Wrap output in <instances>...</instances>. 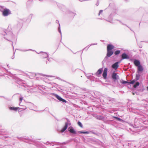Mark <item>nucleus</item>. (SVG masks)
Here are the masks:
<instances>
[{
    "instance_id": "1",
    "label": "nucleus",
    "mask_w": 148,
    "mask_h": 148,
    "mask_svg": "<svg viewBox=\"0 0 148 148\" xmlns=\"http://www.w3.org/2000/svg\"><path fill=\"white\" fill-rule=\"evenodd\" d=\"M18 139L21 141H23L30 144H33L37 148H46L44 145L36 140H32L27 138L17 137Z\"/></svg>"
},
{
    "instance_id": "2",
    "label": "nucleus",
    "mask_w": 148,
    "mask_h": 148,
    "mask_svg": "<svg viewBox=\"0 0 148 148\" xmlns=\"http://www.w3.org/2000/svg\"><path fill=\"white\" fill-rule=\"evenodd\" d=\"M0 34L5 36L4 38L5 39L9 41H10V39H11L13 38V34L10 30H6L2 29H1Z\"/></svg>"
},
{
    "instance_id": "3",
    "label": "nucleus",
    "mask_w": 148,
    "mask_h": 148,
    "mask_svg": "<svg viewBox=\"0 0 148 148\" xmlns=\"http://www.w3.org/2000/svg\"><path fill=\"white\" fill-rule=\"evenodd\" d=\"M147 122L145 118H136L134 121V125L133 127L135 128H138L140 126V124L143 123L146 124Z\"/></svg>"
},
{
    "instance_id": "4",
    "label": "nucleus",
    "mask_w": 148,
    "mask_h": 148,
    "mask_svg": "<svg viewBox=\"0 0 148 148\" xmlns=\"http://www.w3.org/2000/svg\"><path fill=\"white\" fill-rule=\"evenodd\" d=\"M100 101L103 102L104 105L111 103L114 104L116 102L115 99L107 97H102L101 98Z\"/></svg>"
},
{
    "instance_id": "5",
    "label": "nucleus",
    "mask_w": 148,
    "mask_h": 148,
    "mask_svg": "<svg viewBox=\"0 0 148 148\" xmlns=\"http://www.w3.org/2000/svg\"><path fill=\"white\" fill-rule=\"evenodd\" d=\"M114 53L113 51L107 50L106 56L102 62V64H103L106 62L108 61V58L111 57L114 54Z\"/></svg>"
},
{
    "instance_id": "6",
    "label": "nucleus",
    "mask_w": 148,
    "mask_h": 148,
    "mask_svg": "<svg viewBox=\"0 0 148 148\" xmlns=\"http://www.w3.org/2000/svg\"><path fill=\"white\" fill-rule=\"evenodd\" d=\"M51 95L55 97L58 99L59 101L61 102H62L63 103H66L67 102V101L65 99L62 98L61 97L59 96V95L54 93H51Z\"/></svg>"
},
{
    "instance_id": "7",
    "label": "nucleus",
    "mask_w": 148,
    "mask_h": 148,
    "mask_svg": "<svg viewBox=\"0 0 148 148\" xmlns=\"http://www.w3.org/2000/svg\"><path fill=\"white\" fill-rule=\"evenodd\" d=\"M111 78L114 82H115L117 80L119 79V77L118 75H117V73L113 72L111 75Z\"/></svg>"
},
{
    "instance_id": "8",
    "label": "nucleus",
    "mask_w": 148,
    "mask_h": 148,
    "mask_svg": "<svg viewBox=\"0 0 148 148\" xmlns=\"http://www.w3.org/2000/svg\"><path fill=\"white\" fill-rule=\"evenodd\" d=\"M3 15L4 16H8L11 14L10 10L7 8H5L2 11Z\"/></svg>"
},
{
    "instance_id": "9",
    "label": "nucleus",
    "mask_w": 148,
    "mask_h": 148,
    "mask_svg": "<svg viewBox=\"0 0 148 148\" xmlns=\"http://www.w3.org/2000/svg\"><path fill=\"white\" fill-rule=\"evenodd\" d=\"M67 131L72 135L75 134H77V131L74 129L72 126H70L67 129Z\"/></svg>"
},
{
    "instance_id": "10",
    "label": "nucleus",
    "mask_w": 148,
    "mask_h": 148,
    "mask_svg": "<svg viewBox=\"0 0 148 148\" xmlns=\"http://www.w3.org/2000/svg\"><path fill=\"white\" fill-rule=\"evenodd\" d=\"M144 70L143 67L141 65H140L137 67V71L136 75H139L140 77V74L143 72Z\"/></svg>"
},
{
    "instance_id": "11",
    "label": "nucleus",
    "mask_w": 148,
    "mask_h": 148,
    "mask_svg": "<svg viewBox=\"0 0 148 148\" xmlns=\"http://www.w3.org/2000/svg\"><path fill=\"white\" fill-rule=\"evenodd\" d=\"M130 61L133 62L134 65L136 67H138L141 65L140 61L139 60L131 58L130 59Z\"/></svg>"
},
{
    "instance_id": "12",
    "label": "nucleus",
    "mask_w": 148,
    "mask_h": 148,
    "mask_svg": "<svg viewBox=\"0 0 148 148\" xmlns=\"http://www.w3.org/2000/svg\"><path fill=\"white\" fill-rule=\"evenodd\" d=\"M23 81L21 79H19L17 82L18 85H17V87L22 88V87L23 86L24 87H25V84L23 83Z\"/></svg>"
},
{
    "instance_id": "13",
    "label": "nucleus",
    "mask_w": 148,
    "mask_h": 148,
    "mask_svg": "<svg viewBox=\"0 0 148 148\" xmlns=\"http://www.w3.org/2000/svg\"><path fill=\"white\" fill-rule=\"evenodd\" d=\"M140 78V76L139 75H136L135 79L129 81L128 85L134 84L136 81L139 80Z\"/></svg>"
},
{
    "instance_id": "14",
    "label": "nucleus",
    "mask_w": 148,
    "mask_h": 148,
    "mask_svg": "<svg viewBox=\"0 0 148 148\" xmlns=\"http://www.w3.org/2000/svg\"><path fill=\"white\" fill-rule=\"evenodd\" d=\"M86 76L88 79H90L91 82L95 81V78L92 76L93 74L91 73H88L86 74L85 75Z\"/></svg>"
},
{
    "instance_id": "15",
    "label": "nucleus",
    "mask_w": 148,
    "mask_h": 148,
    "mask_svg": "<svg viewBox=\"0 0 148 148\" xmlns=\"http://www.w3.org/2000/svg\"><path fill=\"white\" fill-rule=\"evenodd\" d=\"M121 58L122 59H130V56L128 55L127 53L124 52L123 53L121 56Z\"/></svg>"
},
{
    "instance_id": "16",
    "label": "nucleus",
    "mask_w": 148,
    "mask_h": 148,
    "mask_svg": "<svg viewBox=\"0 0 148 148\" xmlns=\"http://www.w3.org/2000/svg\"><path fill=\"white\" fill-rule=\"evenodd\" d=\"M45 144L50 146L52 145V146H54V145H61V143H60L54 141L51 142L49 141H47V142H46V143H45Z\"/></svg>"
},
{
    "instance_id": "17",
    "label": "nucleus",
    "mask_w": 148,
    "mask_h": 148,
    "mask_svg": "<svg viewBox=\"0 0 148 148\" xmlns=\"http://www.w3.org/2000/svg\"><path fill=\"white\" fill-rule=\"evenodd\" d=\"M41 53V56L42 58H48L49 54L46 52L40 51V52Z\"/></svg>"
},
{
    "instance_id": "18",
    "label": "nucleus",
    "mask_w": 148,
    "mask_h": 148,
    "mask_svg": "<svg viewBox=\"0 0 148 148\" xmlns=\"http://www.w3.org/2000/svg\"><path fill=\"white\" fill-rule=\"evenodd\" d=\"M104 122L106 124L111 125H114V121L112 120H104Z\"/></svg>"
},
{
    "instance_id": "19",
    "label": "nucleus",
    "mask_w": 148,
    "mask_h": 148,
    "mask_svg": "<svg viewBox=\"0 0 148 148\" xmlns=\"http://www.w3.org/2000/svg\"><path fill=\"white\" fill-rule=\"evenodd\" d=\"M107 50L113 51V49L114 48V46L112 44H108L107 45Z\"/></svg>"
},
{
    "instance_id": "20",
    "label": "nucleus",
    "mask_w": 148,
    "mask_h": 148,
    "mask_svg": "<svg viewBox=\"0 0 148 148\" xmlns=\"http://www.w3.org/2000/svg\"><path fill=\"white\" fill-rule=\"evenodd\" d=\"M68 127V126L67 123H65L64 126L62 128L61 130L60 131V132L62 133L66 131H67L66 130Z\"/></svg>"
},
{
    "instance_id": "21",
    "label": "nucleus",
    "mask_w": 148,
    "mask_h": 148,
    "mask_svg": "<svg viewBox=\"0 0 148 148\" xmlns=\"http://www.w3.org/2000/svg\"><path fill=\"white\" fill-rule=\"evenodd\" d=\"M95 117L98 120H102L103 121H104L105 117L102 115H96L95 116Z\"/></svg>"
},
{
    "instance_id": "22",
    "label": "nucleus",
    "mask_w": 148,
    "mask_h": 148,
    "mask_svg": "<svg viewBox=\"0 0 148 148\" xmlns=\"http://www.w3.org/2000/svg\"><path fill=\"white\" fill-rule=\"evenodd\" d=\"M119 65L116 62L113 64L111 66L114 69L116 70L119 67Z\"/></svg>"
},
{
    "instance_id": "23",
    "label": "nucleus",
    "mask_w": 148,
    "mask_h": 148,
    "mask_svg": "<svg viewBox=\"0 0 148 148\" xmlns=\"http://www.w3.org/2000/svg\"><path fill=\"white\" fill-rule=\"evenodd\" d=\"M9 109L11 110H13L15 111H16L18 110V109H20V108L18 107H14L10 106L9 108Z\"/></svg>"
},
{
    "instance_id": "24",
    "label": "nucleus",
    "mask_w": 148,
    "mask_h": 148,
    "mask_svg": "<svg viewBox=\"0 0 148 148\" xmlns=\"http://www.w3.org/2000/svg\"><path fill=\"white\" fill-rule=\"evenodd\" d=\"M113 117L116 120L118 121H120L121 122L123 123L124 122V121L123 119H121V118H120L118 117L113 116Z\"/></svg>"
},
{
    "instance_id": "25",
    "label": "nucleus",
    "mask_w": 148,
    "mask_h": 148,
    "mask_svg": "<svg viewBox=\"0 0 148 148\" xmlns=\"http://www.w3.org/2000/svg\"><path fill=\"white\" fill-rule=\"evenodd\" d=\"M103 71V68H101L99 69L96 73V75H100L101 74Z\"/></svg>"
},
{
    "instance_id": "26",
    "label": "nucleus",
    "mask_w": 148,
    "mask_h": 148,
    "mask_svg": "<svg viewBox=\"0 0 148 148\" xmlns=\"http://www.w3.org/2000/svg\"><path fill=\"white\" fill-rule=\"evenodd\" d=\"M22 22L21 21V22H19L17 24V28L18 29H20L22 26Z\"/></svg>"
},
{
    "instance_id": "27",
    "label": "nucleus",
    "mask_w": 148,
    "mask_h": 148,
    "mask_svg": "<svg viewBox=\"0 0 148 148\" xmlns=\"http://www.w3.org/2000/svg\"><path fill=\"white\" fill-rule=\"evenodd\" d=\"M20 95V97L19 98V102H20V103H19V106H21L20 105V104L21 103L22 100H23V97H22V96L19 93H16V94H14L13 96H14L15 95Z\"/></svg>"
},
{
    "instance_id": "28",
    "label": "nucleus",
    "mask_w": 148,
    "mask_h": 148,
    "mask_svg": "<svg viewBox=\"0 0 148 148\" xmlns=\"http://www.w3.org/2000/svg\"><path fill=\"white\" fill-rule=\"evenodd\" d=\"M57 5L58 7L60 9H62V8H63L65 7L64 5H63L60 3H57V2H56Z\"/></svg>"
},
{
    "instance_id": "29",
    "label": "nucleus",
    "mask_w": 148,
    "mask_h": 148,
    "mask_svg": "<svg viewBox=\"0 0 148 148\" xmlns=\"http://www.w3.org/2000/svg\"><path fill=\"white\" fill-rule=\"evenodd\" d=\"M78 133L80 134H89V132L88 131H77V133Z\"/></svg>"
},
{
    "instance_id": "30",
    "label": "nucleus",
    "mask_w": 148,
    "mask_h": 148,
    "mask_svg": "<svg viewBox=\"0 0 148 148\" xmlns=\"http://www.w3.org/2000/svg\"><path fill=\"white\" fill-rule=\"evenodd\" d=\"M128 146L129 147L128 148H134V147H135L136 146V145L134 144L133 143H131V144L128 143Z\"/></svg>"
},
{
    "instance_id": "31",
    "label": "nucleus",
    "mask_w": 148,
    "mask_h": 148,
    "mask_svg": "<svg viewBox=\"0 0 148 148\" xmlns=\"http://www.w3.org/2000/svg\"><path fill=\"white\" fill-rule=\"evenodd\" d=\"M140 85L139 82L136 81V82L135 83V84H134L133 86V88L134 89H135L137 88Z\"/></svg>"
},
{
    "instance_id": "32",
    "label": "nucleus",
    "mask_w": 148,
    "mask_h": 148,
    "mask_svg": "<svg viewBox=\"0 0 148 148\" xmlns=\"http://www.w3.org/2000/svg\"><path fill=\"white\" fill-rule=\"evenodd\" d=\"M97 43H92V44H90V45H88V46H87L86 47H85L83 49V50H84V49H86V48H87V47H88V48H87V49H86V51H87L88 49V48L90 46H91L92 45H97Z\"/></svg>"
},
{
    "instance_id": "33",
    "label": "nucleus",
    "mask_w": 148,
    "mask_h": 148,
    "mask_svg": "<svg viewBox=\"0 0 148 148\" xmlns=\"http://www.w3.org/2000/svg\"><path fill=\"white\" fill-rule=\"evenodd\" d=\"M120 53L121 51L120 50H117L115 51L114 53L115 56H117Z\"/></svg>"
},
{
    "instance_id": "34",
    "label": "nucleus",
    "mask_w": 148,
    "mask_h": 148,
    "mask_svg": "<svg viewBox=\"0 0 148 148\" xmlns=\"http://www.w3.org/2000/svg\"><path fill=\"white\" fill-rule=\"evenodd\" d=\"M121 83L123 84H128L129 83V81H126L124 80H122L120 81Z\"/></svg>"
},
{
    "instance_id": "35",
    "label": "nucleus",
    "mask_w": 148,
    "mask_h": 148,
    "mask_svg": "<svg viewBox=\"0 0 148 148\" xmlns=\"http://www.w3.org/2000/svg\"><path fill=\"white\" fill-rule=\"evenodd\" d=\"M20 51H24V52H25V51H34V50L31 49H27V50H25V49H23V50H21ZM36 51V52L38 53V54H39L40 53H38V52H37L36 51Z\"/></svg>"
},
{
    "instance_id": "36",
    "label": "nucleus",
    "mask_w": 148,
    "mask_h": 148,
    "mask_svg": "<svg viewBox=\"0 0 148 148\" xmlns=\"http://www.w3.org/2000/svg\"><path fill=\"white\" fill-rule=\"evenodd\" d=\"M148 143V142H145V140L144 139H143L142 142L139 143L140 145H143V146L145 145V143Z\"/></svg>"
},
{
    "instance_id": "37",
    "label": "nucleus",
    "mask_w": 148,
    "mask_h": 148,
    "mask_svg": "<svg viewBox=\"0 0 148 148\" xmlns=\"http://www.w3.org/2000/svg\"><path fill=\"white\" fill-rule=\"evenodd\" d=\"M67 120V122H66L65 123H67L68 124V125L70 126L71 125V124L70 123V121L67 118H65Z\"/></svg>"
},
{
    "instance_id": "38",
    "label": "nucleus",
    "mask_w": 148,
    "mask_h": 148,
    "mask_svg": "<svg viewBox=\"0 0 148 148\" xmlns=\"http://www.w3.org/2000/svg\"><path fill=\"white\" fill-rule=\"evenodd\" d=\"M107 73H105V72H103V74H102V76L103 77V78L104 79H106L107 78Z\"/></svg>"
},
{
    "instance_id": "39",
    "label": "nucleus",
    "mask_w": 148,
    "mask_h": 148,
    "mask_svg": "<svg viewBox=\"0 0 148 148\" xmlns=\"http://www.w3.org/2000/svg\"><path fill=\"white\" fill-rule=\"evenodd\" d=\"M58 30L60 34L61 37H62V33L60 29V24H59V26L58 28Z\"/></svg>"
},
{
    "instance_id": "40",
    "label": "nucleus",
    "mask_w": 148,
    "mask_h": 148,
    "mask_svg": "<svg viewBox=\"0 0 148 148\" xmlns=\"http://www.w3.org/2000/svg\"><path fill=\"white\" fill-rule=\"evenodd\" d=\"M78 125L81 128H82L83 126L81 122L79 121L77 122Z\"/></svg>"
},
{
    "instance_id": "41",
    "label": "nucleus",
    "mask_w": 148,
    "mask_h": 148,
    "mask_svg": "<svg viewBox=\"0 0 148 148\" xmlns=\"http://www.w3.org/2000/svg\"><path fill=\"white\" fill-rule=\"evenodd\" d=\"M88 132H89V134L90 133H91L92 134H94L96 135H97L96 132H95L94 131H88Z\"/></svg>"
},
{
    "instance_id": "42",
    "label": "nucleus",
    "mask_w": 148,
    "mask_h": 148,
    "mask_svg": "<svg viewBox=\"0 0 148 148\" xmlns=\"http://www.w3.org/2000/svg\"><path fill=\"white\" fill-rule=\"evenodd\" d=\"M116 20L117 21H119L120 22V23H122V24L123 25H125V26H127L130 29V30H131V31H132V30H131V29L127 25H126V24H124L123 23H122L120 20Z\"/></svg>"
},
{
    "instance_id": "43",
    "label": "nucleus",
    "mask_w": 148,
    "mask_h": 148,
    "mask_svg": "<svg viewBox=\"0 0 148 148\" xmlns=\"http://www.w3.org/2000/svg\"><path fill=\"white\" fill-rule=\"evenodd\" d=\"M116 20L117 21H119L120 22V23H122V24L123 25H125V26H127L130 29V30H131V31H132V30H131V29L127 25H126V24H124L123 23H122L120 20Z\"/></svg>"
},
{
    "instance_id": "44",
    "label": "nucleus",
    "mask_w": 148,
    "mask_h": 148,
    "mask_svg": "<svg viewBox=\"0 0 148 148\" xmlns=\"http://www.w3.org/2000/svg\"><path fill=\"white\" fill-rule=\"evenodd\" d=\"M108 70V68H105L104 69L103 72L107 73Z\"/></svg>"
},
{
    "instance_id": "45",
    "label": "nucleus",
    "mask_w": 148,
    "mask_h": 148,
    "mask_svg": "<svg viewBox=\"0 0 148 148\" xmlns=\"http://www.w3.org/2000/svg\"><path fill=\"white\" fill-rule=\"evenodd\" d=\"M145 90V89L144 88H141V89H138V91H140L141 92H143V91Z\"/></svg>"
},
{
    "instance_id": "46",
    "label": "nucleus",
    "mask_w": 148,
    "mask_h": 148,
    "mask_svg": "<svg viewBox=\"0 0 148 148\" xmlns=\"http://www.w3.org/2000/svg\"><path fill=\"white\" fill-rule=\"evenodd\" d=\"M123 60L121 58V59L119 61L117 62H116L119 64L121 62V61Z\"/></svg>"
},
{
    "instance_id": "47",
    "label": "nucleus",
    "mask_w": 148,
    "mask_h": 148,
    "mask_svg": "<svg viewBox=\"0 0 148 148\" xmlns=\"http://www.w3.org/2000/svg\"><path fill=\"white\" fill-rule=\"evenodd\" d=\"M103 10H99V13L98 14V15L99 16L100 14L102 12Z\"/></svg>"
},
{
    "instance_id": "48",
    "label": "nucleus",
    "mask_w": 148,
    "mask_h": 148,
    "mask_svg": "<svg viewBox=\"0 0 148 148\" xmlns=\"http://www.w3.org/2000/svg\"><path fill=\"white\" fill-rule=\"evenodd\" d=\"M41 74V75L42 76H47V77L50 76L49 75H44V74Z\"/></svg>"
},
{
    "instance_id": "49",
    "label": "nucleus",
    "mask_w": 148,
    "mask_h": 148,
    "mask_svg": "<svg viewBox=\"0 0 148 148\" xmlns=\"http://www.w3.org/2000/svg\"><path fill=\"white\" fill-rule=\"evenodd\" d=\"M15 53V52H14V55L11 57V58L12 59H14V55Z\"/></svg>"
},
{
    "instance_id": "50",
    "label": "nucleus",
    "mask_w": 148,
    "mask_h": 148,
    "mask_svg": "<svg viewBox=\"0 0 148 148\" xmlns=\"http://www.w3.org/2000/svg\"><path fill=\"white\" fill-rule=\"evenodd\" d=\"M99 4V0H97V2L96 4V5L97 6H98Z\"/></svg>"
},
{
    "instance_id": "51",
    "label": "nucleus",
    "mask_w": 148,
    "mask_h": 148,
    "mask_svg": "<svg viewBox=\"0 0 148 148\" xmlns=\"http://www.w3.org/2000/svg\"><path fill=\"white\" fill-rule=\"evenodd\" d=\"M56 23H58L59 25V24H60L59 23V21L58 20H56Z\"/></svg>"
},
{
    "instance_id": "52",
    "label": "nucleus",
    "mask_w": 148,
    "mask_h": 148,
    "mask_svg": "<svg viewBox=\"0 0 148 148\" xmlns=\"http://www.w3.org/2000/svg\"><path fill=\"white\" fill-rule=\"evenodd\" d=\"M111 17H112V14H111L109 16V18H111Z\"/></svg>"
},
{
    "instance_id": "53",
    "label": "nucleus",
    "mask_w": 148,
    "mask_h": 148,
    "mask_svg": "<svg viewBox=\"0 0 148 148\" xmlns=\"http://www.w3.org/2000/svg\"><path fill=\"white\" fill-rule=\"evenodd\" d=\"M4 6H0V8H1L2 9H3L4 8Z\"/></svg>"
},
{
    "instance_id": "54",
    "label": "nucleus",
    "mask_w": 148,
    "mask_h": 148,
    "mask_svg": "<svg viewBox=\"0 0 148 148\" xmlns=\"http://www.w3.org/2000/svg\"><path fill=\"white\" fill-rule=\"evenodd\" d=\"M143 148H148L147 146H144Z\"/></svg>"
},
{
    "instance_id": "55",
    "label": "nucleus",
    "mask_w": 148,
    "mask_h": 148,
    "mask_svg": "<svg viewBox=\"0 0 148 148\" xmlns=\"http://www.w3.org/2000/svg\"><path fill=\"white\" fill-rule=\"evenodd\" d=\"M0 97H3L5 99V97L3 96H0Z\"/></svg>"
},
{
    "instance_id": "56",
    "label": "nucleus",
    "mask_w": 148,
    "mask_h": 148,
    "mask_svg": "<svg viewBox=\"0 0 148 148\" xmlns=\"http://www.w3.org/2000/svg\"><path fill=\"white\" fill-rule=\"evenodd\" d=\"M32 15H33L32 14H31L30 15V16H31V17H32Z\"/></svg>"
},
{
    "instance_id": "57",
    "label": "nucleus",
    "mask_w": 148,
    "mask_h": 148,
    "mask_svg": "<svg viewBox=\"0 0 148 148\" xmlns=\"http://www.w3.org/2000/svg\"><path fill=\"white\" fill-rule=\"evenodd\" d=\"M143 42H145L148 43V41H143Z\"/></svg>"
},
{
    "instance_id": "58",
    "label": "nucleus",
    "mask_w": 148,
    "mask_h": 148,
    "mask_svg": "<svg viewBox=\"0 0 148 148\" xmlns=\"http://www.w3.org/2000/svg\"><path fill=\"white\" fill-rule=\"evenodd\" d=\"M50 58H48V61H49V60H50Z\"/></svg>"
},
{
    "instance_id": "59",
    "label": "nucleus",
    "mask_w": 148,
    "mask_h": 148,
    "mask_svg": "<svg viewBox=\"0 0 148 148\" xmlns=\"http://www.w3.org/2000/svg\"><path fill=\"white\" fill-rule=\"evenodd\" d=\"M9 64H8V65H7V66H8V67H9Z\"/></svg>"
},
{
    "instance_id": "60",
    "label": "nucleus",
    "mask_w": 148,
    "mask_h": 148,
    "mask_svg": "<svg viewBox=\"0 0 148 148\" xmlns=\"http://www.w3.org/2000/svg\"><path fill=\"white\" fill-rule=\"evenodd\" d=\"M29 103H31V104H33V103H31V102H29Z\"/></svg>"
},
{
    "instance_id": "61",
    "label": "nucleus",
    "mask_w": 148,
    "mask_h": 148,
    "mask_svg": "<svg viewBox=\"0 0 148 148\" xmlns=\"http://www.w3.org/2000/svg\"><path fill=\"white\" fill-rule=\"evenodd\" d=\"M26 109V107H25V108H24V110H25V109Z\"/></svg>"
},
{
    "instance_id": "62",
    "label": "nucleus",
    "mask_w": 148,
    "mask_h": 148,
    "mask_svg": "<svg viewBox=\"0 0 148 148\" xmlns=\"http://www.w3.org/2000/svg\"><path fill=\"white\" fill-rule=\"evenodd\" d=\"M139 47H140V48H142V47L141 46H141H139Z\"/></svg>"
},
{
    "instance_id": "63",
    "label": "nucleus",
    "mask_w": 148,
    "mask_h": 148,
    "mask_svg": "<svg viewBox=\"0 0 148 148\" xmlns=\"http://www.w3.org/2000/svg\"><path fill=\"white\" fill-rule=\"evenodd\" d=\"M133 95H134V93H133Z\"/></svg>"
},
{
    "instance_id": "64",
    "label": "nucleus",
    "mask_w": 148,
    "mask_h": 148,
    "mask_svg": "<svg viewBox=\"0 0 148 148\" xmlns=\"http://www.w3.org/2000/svg\"><path fill=\"white\" fill-rule=\"evenodd\" d=\"M46 64H47V61H46Z\"/></svg>"
}]
</instances>
